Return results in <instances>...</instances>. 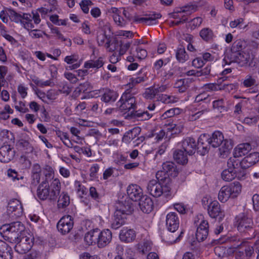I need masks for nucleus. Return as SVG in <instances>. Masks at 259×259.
I'll use <instances>...</instances> for the list:
<instances>
[{"instance_id":"nucleus-62","label":"nucleus","mask_w":259,"mask_h":259,"mask_svg":"<svg viewBox=\"0 0 259 259\" xmlns=\"http://www.w3.org/2000/svg\"><path fill=\"white\" fill-rule=\"evenodd\" d=\"M75 185L77 187V191L80 195H86L87 194V189L84 186L81 185L79 182H75Z\"/></svg>"},{"instance_id":"nucleus-49","label":"nucleus","mask_w":259,"mask_h":259,"mask_svg":"<svg viewBox=\"0 0 259 259\" xmlns=\"http://www.w3.org/2000/svg\"><path fill=\"white\" fill-rule=\"evenodd\" d=\"M213 107L217 109L220 112L225 110L224 101L223 99L214 101L213 102Z\"/></svg>"},{"instance_id":"nucleus-47","label":"nucleus","mask_w":259,"mask_h":259,"mask_svg":"<svg viewBox=\"0 0 259 259\" xmlns=\"http://www.w3.org/2000/svg\"><path fill=\"white\" fill-rule=\"evenodd\" d=\"M176 97L165 94L159 95L157 97V100L161 101L164 104H169L176 102Z\"/></svg>"},{"instance_id":"nucleus-14","label":"nucleus","mask_w":259,"mask_h":259,"mask_svg":"<svg viewBox=\"0 0 259 259\" xmlns=\"http://www.w3.org/2000/svg\"><path fill=\"white\" fill-rule=\"evenodd\" d=\"M180 147L186 153L192 155L197 150V144L195 139L191 137H187L179 144Z\"/></svg>"},{"instance_id":"nucleus-25","label":"nucleus","mask_w":259,"mask_h":259,"mask_svg":"<svg viewBox=\"0 0 259 259\" xmlns=\"http://www.w3.org/2000/svg\"><path fill=\"white\" fill-rule=\"evenodd\" d=\"M139 206L143 212L149 213L153 210L154 204L151 198L143 196L140 200Z\"/></svg>"},{"instance_id":"nucleus-64","label":"nucleus","mask_w":259,"mask_h":259,"mask_svg":"<svg viewBox=\"0 0 259 259\" xmlns=\"http://www.w3.org/2000/svg\"><path fill=\"white\" fill-rule=\"evenodd\" d=\"M253 209L255 211H259V195L255 194L252 198Z\"/></svg>"},{"instance_id":"nucleus-5","label":"nucleus","mask_w":259,"mask_h":259,"mask_svg":"<svg viewBox=\"0 0 259 259\" xmlns=\"http://www.w3.org/2000/svg\"><path fill=\"white\" fill-rule=\"evenodd\" d=\"M123 15L129 21L133 20L134 22L141 23L148 25H152L157 23L158 19L161 17L160 13L152 12L149 14H146L145 17H140L137 15L134 17L124 8L122 12Z\"/></svg>"},{"instance_id":"nucleus-52","label":"nucleus","mask_w":259,"mask_h":259,"mask_svg":"<svg viewBox=\"0 0 259 259\" xmlns=\"http://www.w3.org/2000/svg\"><path fill=\"white\" fill-rule=\"evenodd\" d=\"M235 241L234 237H230L228 236H224L218 239L214 240L212 242L213 244H223L226 242H233Z\"/></svg>"},{"instance_id":"nucleus-17","label":"nucleus","mask_w":259,"mask_h":259,"mask_svg":"<svg viewBox=\"0 0 259 259\" xmlns=\"http://www.w3.org/2000/svg\"><path fill=\"white\" fill-rule=\"evenodd\" d=\"M126 191L130 199L134 201L140 200L143 196L142 189L140 186L136 184L129 185Z\"/></svg>"},{"instance_id":"nucleus-12","label":"nucleus","mask_w":259,"mask_h":259,"mask_svg":"<svg viewBox=\"0 0 259 259\" xmlns=\"http://www.w3.org/2000/svg\"><path fill=\"white\" fill-rule=\"evenodd\" d=\"M244 44L245 42L240 39L234 41L231 49L225 53L223 62L224 63L228 60H230V57L233 56H233H237L242 53L243 51H241V50L244 48Z\"/></svg>"},{"instance_id":"nucleus-41","label":"nucleus","mask_w":259,"mask_h":259,"mask_svg":"<svg viewBox=\"0 0 259 259\" xmlns=\"http://www.w3.org/2000/svg\"><path fill=\"white\" fill-rule=\"evenodd\" d=\"M200 36L205 41H210L214 37L215 35L213 31L209 28H204L199 32Z\"/></svg>"},{"instance_id":"nucleus-2","label":"nucleus","mask_w":259,"mask_h":259,"mask_svg":"<svg viewBox=\"0 0 259 259\" xmlns=\"http://www.w3.org/2000/svg\"><path fill=\"white\" fill-rule=\"evenodd\" d=\"M208 145L213 148H219V152L223 158L227 156L233 147V142L231 139H225L224 135L220 131L214 132L211 136H209Z\"/></svg>"},{"instance_id":"nucleus-53","label":"nucleus","mask_w":259,"mask_h":259,"mask_svg":"<svg viewBox=\"0 0 259 259\" xmlns=\"http://www.w3.org/2000/svg\"><path fill=\"white\" fill-rule=\"evenodd\" d=\"M7 174L8 176L10 178H12L13 180H19L23 179V177L20 176L16 170L11 168L8 170Z\"/></svg>"},{"instance_id":"nucleus-15","label":"nucleus","mask_w":259,"mask_h":259,"mask_svg":"<svg viewBox=\"0 0 259 259\" xmlns=\"http://www.w3.org/2000/svg\"><path fill=\"white\" fill-rule=\"evenodd\" d=\"M15 156V151L10 145H4L0 147V161L7 163Z\"/></svg>"},{"instance_id":"nucleus-32","label":"nucleus","mask_w":259,"mask_h":259,"mask_svg":"<svg viewBox=\"0 0 259 259\" xmlns=\"http://www.w3.org/2000/svg\"><path fill=\"white\" fill-rule=\"evenodd\" d=\"M51 200H56L58 196L60 193L61 183L59 179L56 178L54 179L51 183Z\"/></svg>"},{"instance_id":"nucleus-39","label":"nucleus","mask_w":259,"mask_h":259,"mask_svg":"<svg viewBox=\"0 0 259 259\" xmlns=\"http://www.w3.org/2000/svg\"><path fill=\"white\" fill-rule=\"evenodd\" d=\"M176 57L177 61L181 63L185 62L189 59V56L185 48L182 46L177 48L176 52Z\"/></svg>"},{"instance_id":"nucleus-44","label":"nucleus","mask_w":259,"mask_h":259,"mask_svg":"<svg viewBox=\"0 0 259 259\" xmlns=\"http://www.w3.org/2000/svg\"><path fill=\"white\" fill-rule=\"evenodd\" d=\"M222 178L225 181H231L238 176V174L235 171L231 169H229V168L224 170L221 174Z\"/></svg>"},{"instance_id":"nucleus-20","label":"nucleus","mask_w":259,"mask_h":259,"mask_svg":"<svg viewBox=\"0 0 259 259\" xmlns=\"http://www.w3.org/2000/svg\"><path fill=\"white\" fill-rule=\"evenodd\" d=\"M37 196L39 199L45 200L49 199L51 200V193L48 182L46 180L42 182L37 189Z\"/></svg>"},{"instance_id":"nucleus-30","label":"nucleus","mask_w":259,"mask_h":259,"mask_svg":"<svg viewBox=\"0 0 259 259\" xmlns=\"http://www.w3.org/2000/svg\"><path fill=\"white\" fill-rule=\"evenodd\" d=\"M251 149V146L249 143L240 144L234 148L233 155L236 157H241L247 154Z\"/></svg>"},{"instance_id":"nucleus-29","label":"nucleus","mask_w":259,"mask_h":259,"mask_svg":"<svg viewBox=\"0 0 259 259\" xmlns=\"http://www.w3.org/2000/svg\"><path fill=\"white\" fill-rule=\"evenodd\" d=\"M118 97L117 93L110 89H103V93L101 96V100L106 103L114 102Z\"/></svg>"},{"instance_id":"nucleus-11","label":"nucleus","mask_w":259,"mask_h":259,"mask_svg":"<svg viewBox=\"0 0 259 259\" xmlns=\"http://www.w3.org/2000/svg\"><path fill=\"white\" fill-rule=\"evenodd\" d=\"M74 222L73 219L69 215L63 217L58 222L57 227L61 234L65 235L68 233L72 229Z\"/></svg>"},{"instance_id":"nucleus-55","label":"nucleus","mask_w":259,"mask_h":259,"mask_svg":"<svg viewBox=\"0 0 259 259\" xmlns=\"http://www.w3.org/2000/svg\"><path fill=\"white\" fill-rule=\"evenodd\" d=\"M157 95L153 87L147 89L144 93V97L147 99H152Z\"/></svg>"},{"instance_id":"nucleus-48","label":"nucleus","mask_w":259,"mask_h":259,"mask_svg":"<svg viewBox=\"0 0 259 259\" xmlns=\"http://www.w3.org/2000/svg\"><path fill=\"white\" fill-rule=\"evenodd\" d=\"M10 18L12 21L15 23H20L22 25V17L21 14L17 13L14 10H11L10 12Z\"/></svg>"},{"instance_id":"nucleus-21","label":"nucleus","mask_w":259,"mask_h":259,"mask_svg":"<svg viewBox=\"0 0 259 259\" xmlns=\"http://www.w3.org/2000/svg\"><path fill=\"white\" fill-rule=\"evenodd\" d=\"M209 135L206 134L201 135L198 138L197 150V152L201 155H204L208 152L209 148L207 147L208 144Z\"/></svg>"},{"instance_id":"nucleus-7","label":"nucleus","mask_w":259,"mask_h":259,"mask_svg":"<svg viewBox=\"0 0 259 259\" xmlns=\"http://www.w3.org/2000/svg\"><path fill=\"white\" fill-rule=\"evenodd\" d=\"M147 192L154 197H158L162 194L168 195L171 188L169 185L158 183L156 180L149 182L147 186Z\"/></svg>"},{"instance_id":"nucleus-45","label":"nucleus","mask_w":259,"mask_h":259,"mask_svg":"<svg viewBox=\"0 0 259 259\" xmlns=\"http://www.w3.org/2000/svg\"><path fill=\"white\" fill-rule=\"evenodd\" d=\"M162 169L165 174H167L169 175H172V172H174V175H176L177 174V171L176 170V166L175 164L170 161H167L164 162L162 164Z\"/></svg>"},{"instance_id":"nucleus-33","label":"nucleus","mask_w":259,"mask_h":259,"mask_svg":"<svg viewBox=\"0 0 259 259\" xmlns=\"http://www.w3.org/2000/svg\"><path fill=\"white\" fill-rule=\"evenodd\" d=\"M16 146L18 149L23 151L25 153H30L33 151V147L28 140L20 139L16 142Z\"/></svg>"},{"instance_id":"nucleus-23","label":"nucleus","mask_w":259,"mask_h":259,"mask_svg":"<svg viewBox=\"0 0 259 259\" xmlns=\"http://www.w3.org/2000/svg\"><path fill=\"white\" fill-rule=\"evenodd\" d=\"M136 232L132 229L123 228L120 232L119 238L122 242L128 243L133 241L136 238Z\"/></svg>"},{"instance_id":"nucleus-18","label":"nucleus","mask_w":259,"mask_h":259,"mask_svg":"<svg viewBox=\"0 0 259 259\" xmlns=\"http://www.w3.org/2000/svg\"><path fill=\"white\" fill-rule=\"evenodd\" d=\"M209 225L207 221L203 220L197 228L195 236L198 241L204 240L208 235Z\"/></svg>"},{"instance_id":"nucleus-61","label":"nucleus","mask_w":259,"mask_h":259,"mask_svg":"<svg viewBox=\"0 0 259 259\" xmlns=\"http://www.w3.org/2000/svg\"><path fill=\"white\" fill-rule=\"evenodd\" d=\"M203 101H204L206 102H210V100H208V95H207L205 93H202L197 95L194 100L196 103H199Z\"/></svg>"},{"instance_id":"nucleus-22","label":"nucleus","mask_w":259,"mask_h":259,"mask_svg":"<svg viewBox=\"0 0 259 259\" xmlns=\"http://www.w3.org/2000/svg\"><path fill=\"white\" fill-rule=\"evenodd\" d=\"M258 160L259 153H251L242 160V168L245 170L255 164Z\"/></svg>"},{"instance_id":"nucleus-40","label":"nucleus","mask_w":259,"mask_h":259,"mask_svg":"<svg viewBox=\"0 0 259 259\" xmlns=\"http://www.w3.org/2000/svg\"><path fill=\"white\" fill-rule=\"evenodd\" d=\"M145 70L146 68H145L141 69L139 72V74H142L141 76L137 77H132L130 79V82L128 83L130 87L131 85H135L147 80V77L146 75Z\"/></svg>"},{"instance_id":"nucleus-59","label":"nucleus","mask_w":259,"mask_h":259,"mask_svg":"<svg viewBox=\"0 0 259 259\" xmlns=\"http://www.w3.org/2000/svg\"><path fill=\"white\" fill-rule=\"evenodd\" d=\"M50 28L51 33L56 34L58 39H60L63 41L67 40V38H65L63 34L60 32L58 28L51 25Z\"/></svg>"},{"instance_id":"nucleus-4","label":"nucleus","mask_w":259,"mask_h":259,"mask_svg":"<svg viewBox=\"0 0 259 259\" xmlns=\"http://www.w3.org/2000/svg\"><path fill=\"white\" fill-rule=\"evenodd\" d=\"M236 220L238 230L246 235L247 238H254L258 234L255 229L252 219L247 215L241 213L236 217Z\"/></svg>"},{"instance_id":"nucleus-56","label":"nucleus","mask_w":259,"mask_h":259,"mask_svg":"<svg viewBox=\"0 0 259 259\" xmlns=\"http://www.w3.org/2000/svg\"><path fill=\"white\" fill-rule=\"evenodd\" d=\"M196 8L197 7L195 5H188L183 7L181 9V11L182 13H185L186 15H189L196 11Z\"/></svg>"},{"instance_id":"nucleus-57","label":"nucleus","mask_w":259,"mask_h":259,"mask_svg":"<svg viewBox=\"0 0 259 259\" xmlns=\"http://www.w3.org/2000/svg\"><path fill=\"white\" fill-rule=\"evenodd\" d=\"M255 82L256 81L254 78L250 75H248L244 80L242 83L245 87L248 88L253 85L255 83Z\"/></svg>"},{"instance_id":"nucleus-38","label":"nucleus","mask_w":259,"mask_h":259,"mask_svg":"<svg viewBox=\"0 0 259 259\" xmlns=\"http://www.w3.org/2000/svg\"><path fill=\"white\" fill-rule=\"evenodd\" d=\"M58 208L63 209L66 208L70 204V197L67 193L62 192L58 200Z\"/></svg>"},{"instance_id":"nucleus-13","label":"nucleus","mask_w":259,"mask_h":259,"mask_svg":"<svg viewBox=\"0 0 259 259\" xmlns=\"http://www.w3.org/2000/svg\"><path fill=\"white\" fill-rule=\"evenodd\" d=\"M234 156L230 157L227 161V166L229 169L235 171L238 177H244L245 175V170L242 168V160L240 161Z\"/></svg>"},{"instance_id":"nucleus-50","label":"nucleus","mask_w":259,"mask_h":259,"mask_svg":"<svg viewBox=\"0 0 259 259\" xmlns=\"http://www.w3.org/2000/svg\"><path fill=\"white\" fill-rule=\"evenodd\" d=\"M151 249V243L149 241H145L143 244L139 245V251L143 254H145L149 251Z\"/></svg>"},{"instance_id":"nucleus-51","label":"nucleus","mask_w":259,"mask_h":259,"mask_svg":"<svg viewBox=\"0 0 259 259\" xmlns=\"http://www.w3.org/2000/svg\"><path fill=\"white\" fill-rule=\"evenodd\" d=\"M115 23L119 27H123L127 24V21L124 19L120 15L117 16H112Z\"/></svg>"},{"instance_id":"nucleus-16","label":"nucleus","mask_w":259,"mask_h":259,"mask_svg":"<svg viewBox=\"0 0 259 259\" xmlns=\"http://www.w3.org/2000/svg\"><path fill=\"white\" fill-rule=\"evenodd\" d=\"M166 226L170 232H175L179 227V219L177 214L174 212L168 213L166 217Z\"/></svg>"},{"instance_id":"nucleus-54","label":"nucleus","mask_w":259,"mask_h":259,"mask_svg":"<svg viewBox=\"0 0 259 259\" xmlns=\"http://www.w3.org/2000/svg\"><path fill=\"white\" fill-rule=\"evenodd\" d=\"M79 5L82 11L84 13L88 14L89 12V6L92 5L93 3L90 0H83L80 2Z\"/></svg>"},{"instance_id":"nucleus-46","label":"nucleus","mask_w":259,"mask_h":259,"mask_svg":"<svg viewBox=\"0 0 259 259\" xmlns=\"http://www.w3.org/2000/svg\"><path fill=\"white\" fill-rule=\"evenodd\" d=\"M168 177L169 174H165L163 170L158 171L156 174V177L158 181V183L170 185V179Z\"/></svg>"},{"instance_id":"nucleus-63","label":"nucleus","mask_w":259,"mask_h":259,"mask_svg":"<svg viewBox=\"0 0 259 259\" xmlns=\"http://www.w3.org/2000/svg\"><path fill=\"white\" fill-rule=\"evenodd\" d=\"M7 72L8 69L6 66H0V83L6 82V81L5 79V77L7 74Z\"/></svg>"},{"instance_id":"nucleus-1","label":"nucleus","mask_w":259,"mask_h":259,"mask_svg":"<svg viewBox=\"0 0 259 259\" xmlns=\"http://www.w3.org/2000/svg\"><path fill=\"white\" fill-rule=\"evenodd\" d=\"M24 227L19 221L3 225L0 228V233L4 239L10 243L15 244L23 235Z\"/></svg>"},{"instance_id":"nucleus-26","label":"nucleus","mask_w":259,"mask_h":259,"mask_svg":"<svg viewBox=\"0 0 259 259\" xmlns=\"http://www.w3.org/2000/svg\"><path fill=\"white\" fill-rule=\"evenodd\" d=\"M254 256V249L251 246H247L244 250L237 251L235 254V259H251Z\"/></svg>"},{"instance_id":"nucleus-19","label":"nucleus","mask_w":259,"mask_h":259,"mask_svg":"<svg viewBox=\"0 0 259 259\" xmlns=\"http://www.w3.org/2000/svg\"><path fill=\"white\" fill-rule=\"evenodd\" d=\"M98 246L103 248L107 246L111 241L112 235L111 231L109 229L100 231L98 229Z\"/></svg>"},{"instance_id":"nucleus-28","label":"nucleus","mask_w":259,"mask_h":259,"mask_svg":"<svg viewBox=\"0 0 259 259\" xmlns=\"http://www.w3.org/2000/svg\"><path fill=\"white\" fill-rule=\"evenodd\" d=\"M126 217L125 214L121 213V211L116 210L114 212L113 222L111 224L112 228L116 230L124 224L126 219Z\"/></svg>"},{"instance_id":"nucleus-24","label":"nucleus","mask_w":259,"mask_h":259,"mask_svg":"<svg viewBox=\"0 0 259 259\" xmlns=\"http://www.w3.org/2000/svg\"><path fill=\"white\" fill-rule=\"evenodd\" d=\"M208 213L212 218H215L220 215L222 218L224 216V213L221 211L220 205L217 201L211 202L208 206Z\"/></svg>"},{"instance_id":"nucleus-10","label":"nucleus","mask_w":259,"mask_h":259,"mask_svg":"<svg viewBox=\"0 0 259 259\" xmlns=\"http://www.w3.org/2000/svg\"><path fill=\"white\" fill-rule=\"evenodd\" d=\"M23 213V208L21 202L17 199L10 200L8 203L7 215L11 220L21 216Z\"/></svg>"},{"instance_id":"nucleus-37","label":"nucleus","mask_w":259,"mask_h":259,"mask_svg":"<svg viewBox=\"0 0 259 259\" xmlns=\"http://www.w3.org/2000/svg\"><path fill=\"white\" fill-rule=\"evenodd\" d=\"M11 248L3 241L0 240V259H12Z\"/></svg>"},{"instance_id":"nucleus-36","label":"nucleus","mask_w":259,"mask_h":259,"mask_svg":"<svg viewBox=\"0 0 259 259\" xmlns=\"http://www.w3.org/2000/svg\"><path fill=\"white\" fill-rule=\"evenodd\" d=\"M186 153L182 149H178L174 151L173 157L177 163L184 165L187 163L188 159Z\"/></svg>"},{"instance_id":"nucleus-42","label":"nucleus","mask_w":259,"mask_h":259,"mask_svg":"<svg viewBox=\"0 0 259 259\" xmlns=\"http://www.w3.org/2000/svg\"><path fill=\"white\" fill-rule=\"evenodd\" d=\"M104 64L103 58L100 57L96 60H90L85 62L84 66L86 68H96L98 69L103 66Z\"/></svg>"},{"instance_id":"nucleus-35","label":"nucleus","mask_w":259,"mask_h":259,"mask_svg":"<svg viewBox=\"0 0 259 259\" xmlns=\"http://www.w3.org/2000/svg\"><path fill=\"white\" fill-rule=\"evenodd\" d=\"M98 229H94L88 232L84 236V241L89 245L98 244Z\"/></svg>"},{"instance_id":"nucleus-3","label":"nucleus","mask_w":259,"mask_h":259,"mask_svg":"<svg viewBox=\"0 0 259 259\" xmlns=\"http://www.w3.org/2000/svg\"><path fill=\"white\" fill-rule=\"evenodd\" d=\"M230 60L224 62L225 64L230 65L232 63H237L240 67L254 70L258 66V63L255 56L247 51L242 52L237 56L230 57Z\"/></svg>"},{"instance_id":"nucleus-34","label":"nucleus","mask_w":259,"mask_h":259,"mask_svg":"<svg viewBox=\"0 0 259 259\" xmlns=\"http://www.w3.org/2000/svg\"><path fill=\"white\" fill-rule=\"evenodd\" d=\"M140 131L139 127H136L126 132L122 137V142L126 144L130 143L132 140L137 137L140 134Z\"/></svg>"},{"instance_id":"nucleus-6","label":"nucleus","mask_w":259,"mask_h":259,"mask_svg":"<svg viewBox=\"0 0 259 259\" xmlns=\"http://www.w3.org/2000/svg\"><path fill=\"white\" fill-rule=\"evenodd\" d=\"M241 191V184L238 182H235L221 188L218 194V199L221 202H225L230 197H236Z\"/></svg>"},{"instance_id":"nucleus-43","label":"nucleus","mask_w":259,"mask_h":259,"mask_svg":"<svg viewBox=\"0 0 259 259\" xmlns=\"http://www.w3.org/2000/svg\"><path fill=\"white\" fill-rule=\"evenodd\" d=\"M22 17V25L27 29L34 28V25L32 23V16L30 14L27 13H23Z\"/></svg>"},{"instance_id":"nucleus-31","label":"nucleus","mask_w":259,"mask_h":259,"mask_svg":"<svg viewBox=\"0 0 259 259\" xmlns=\"http://www.w3.org/2000/svg\"><path fill=\"white\" fill-rule=\"evenodd\" d=\"M130 54L135 56L136 58L140 60H142L147 56V52L139 45L134 44L131 48Z\"/></svg>"},{"instance_id":"nucleus-58","label":"nucleus","mask_w":259,"mask_h":259,"mask_svg":"<svg viewBox=\"0 0 259 259\" xmlns=\"http://www.w3.org/2000/svg\"><path fill=\"white\" fill-rule=\"evenodd\" d=\"M204 88L208 91H219L222 89V85L218 83H208L205 84Z\"/></svg>"},{"instance_id":"nucleus-8","label":"nucleus","mask_w":259,"mask_h":259,"mask_svg":"<svg viewBox=\"0 0 259 259\" xmlns=\"http://www.w3.org/2000/svg\"><path fill=\"white\" fill-rule=\"evenodd\" d=\"M22 235L19 241L16 243L14 249L19 254H24L28 252L32 247L33 245V238L31 237L30 234L28 236Z\"/></svg>"},{"instance_id":"nucleus-9","label":"nucleus","mask_w":259,"mask_h":259,"mask_svg":"<svg viewBox=\"0 0 259 259\" xmlns=\"http://www.w3.org/2000/svg\"><path fill=\"white\" fill-rule=\"evenodd\" d=\"M119 110L126 112L131 109H136V99L130 93L123 94L117 102Z\"/></svg>"},{"instance_id":"nucleus-27","label":"nucleus","mask_w":259,"mask_h":259,"mask_svg":"<svg viewBox=\"0 0 259 259\" xmlns=\"http://www.w3.org/2000/svg\"><path fill=\"white\" fill-rule=\"evenodd\" d=\"M134 205L131 200L128 199L124 201H120L117 206L116 210L121 211L122 214H125V216L130 214L134 211Z\"/></svg>"},{"instance_id":"nucleus-60","label":"nucleus","mask_w":259,"mask_h":259,"mask_svg":"<svg viewBox=\"0 0 259 259\" xmlns=\"http://www.w3.org/2000/svg\"><path fill=\"white\" fill-rule=\"evenodd\" d=\"M205 64L204 61L201 57H197L192 62V65L195 68H201Z\"/></svg>"}]
</instances>
